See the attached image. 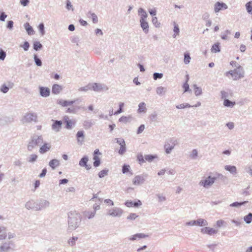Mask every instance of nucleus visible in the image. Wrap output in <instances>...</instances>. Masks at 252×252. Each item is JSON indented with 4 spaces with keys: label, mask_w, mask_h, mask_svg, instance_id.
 <instances>
[{
    "label": "nucleus",
    "mask_w": 252,
    "mask_h": 252,
    "mask_svg": "<svg viewBox=\"0 0 252 252\" xmlns=\"http://www.w3.org/2000/svg\"><path fill=\"white\" fill-rule=\"evenodd\" d=\"M166 92V89L163 87H158L157 88L156 92L158 95H162Z\"/></svg>",
    "instance_id": "obj_44"
},
{
    "label": "nucleus",
    "mask_w": 252,
    "mask_h": 252,
    "mask_svg": "<svg viewBox=\"0 0 252 252\" xmlns=\"http://www.w3.org/2000/svg\"><path fill=\"white\" fill-rule=\"evenodd\" d=\"M15 246V244L14 242L12 241H10L8 242L4 243L0 247V252H4L5 251H7L10 249L12 250H14L13 248Z\"/></svg>",
    "instance_id": "obj_10"
},
{
    "label": "nucleus",
    "mask_w": 252,
    "mask_h": 252,
    "mask_svg": "<svg viewBox=\"0 0 252 252\" xmlns=\"http://www.w3.org/2000/svg\"><path fill=\"white\" fill-rule=\"evenodd\" d=\"M81 215L76 211H70L68 213L67 231L71 232L77 228L81 221Z\"/></svg>",
    "instance_id": "obj_1"
},
{
    "label": "nucleus",
    "mask_w": 252,
    "mask_h": 252,
    "mask_svg": "<svg viewBox=\"0 0 252 252\" xmlns=\"http://www.w3.org/2000/svg\"><path fill=\"white\" fill-rule=\"evenodd\" d=\"M83 125L85 129H88L93 126L94 123L92 122L91 121H85Z\"/></svg>",
    "instance_id": "obj_40"
},
{
    "label": "nucleus",
    "mask_w": 252,
    "mask_h": 252,
    "mask_svg": "<svg viewBox=\"0 0 252 252\" xmlns=\"http://www.w3.org/2000/svg\"><path fill=\"white\" fill-rule=\"evenodd\" d=\"M223 177L224 176L222 174L218 172H210L207 178L204 180H202L200 182L199 185L203 186L204 188H208L214 183L217 179L220 178L222 179Z\"/></svg>",
    "instance_id": "obj_2"
},
{
    "label": "nucleus",
    "mask_w": 252,
    "mask_h": 252,
    "mask_svg": "<svg viewBox=\"0 0 252 252\" xmlns=\"http://www.w3.org/2000/svg\"><path fill=\"white\" fill-rule=\"evenodd\" d=\"M193 87L194 89V94L196 96H198L202 94V89L200 87H198L196 84H194Z\"/></svg>",
    "instance_id": "obj_37"
},
{
    "label": "nucleus",
    "mask_w": 252,
    "mask_h": 252,
    "mask_svg": "<svg viewBox=\"0 0 252 252\" xmlns=\"http://www.w3.org/2000/svg\"><path fill=\"white\" fill-rule=\"evenodd\" d=\"M38 29L42 35L45 34L44 25L43 23H40L38 26Z\"/></svg>",
    "instance_id": "obj_56"
},
{
    "label": "nucleus",
    "mask_w": 252,
    "mask_h": 252,
    "mask_svg": "<svg viewBox=\"0 0 252 252\" xmlns=\"http://www.w3.org/2000/svg\"><path fill=\"white\" fill-rule=\"evenodd\" d=\"M149 119L152 122H155L157 118V114L156 112L151 114L149 117Z\"/></svg>",
    "instance_id": "obj_61"
},
{
    "label": "nucleus",
    "mask_w": 252,
    "mask_h": 252,
    "mask_svg": "<svg viewBox=\"0 0 252 252\" xmlns=\"http://www.w3.org/2000/svg\"><path fill=\"white\" fill-rule=\"evenodd\" d=\"M140 27L143 32L145 34H147L149 32V26L147 20L139 21Z\"/></svg>",
    "instance_id": "obj_21"
},
{
    "label": "nucleus",
    "mask_w": 252,
    "mask_h": 252,
    "mask_svg": "<svg viewBox=\"0 0 252 252\" xmlns=\"http://www.w3.org/2000/svg\"><path fill=\"white\" fill-rule=\"evenodd\" d=\"M125 205L127 207H138L142 205V202L140 200H136L133 202L131 200H127L125 202Z\"/></svg>",
    "instance_id": "obj_18"
},
{
    "label": "nucleus",
    "mask_w": 252,
    "mask_h": 252,
    "mask_svg": "<svg viewBox=\"0 0 252 252\" xmlns=\"http://www.w3.org/2000/svg\"><path fill=\"white\" fill-rule=\"evenodd\" d=\"M6 56V52L2 49L0 48V60L3 61Z\"/></svg>",
    "instance_id": "obj_59"
},
{
    "label": "nucleus",
    "mask_w": 252,
    "mask_h": 252,
    "mask_svg": "<svg viewBox=\"0 0 252 252\" xmlns=\"http://www.w3.org/2000/svg\"><path fill=\"white\" fill-rule=\"evenodd\" d=\"M108 172L109 170L108 169L105 168L99 172L98 176L100 178H103L105 176L107 175Z\"/></svg>",
    "instance_id": "obj_43"
},
{
    "label": "nucleus",
    "mask_w": 252,
    "mask_h": 252,
    "mask_svg": "<svg viewBox=\"0 0 252 252\" xmlns=\"http://www.w3.org/2000/svg\"><path fill=\"white\" fill-rule=\"evenodd\" d=\"M89 14H90L91 15L93 22L94 24L97 23L98 22V18L97 15L95 13H92L91 11L89 12Z\"/></svg>",
    "instance_id": "obj_54"
},
{
    "label": "nucleus",
    "mask_w": 252,
    "mask_h": 252,
    "mask_svg": "<svg viewBox=\"0 0 252 252\" xmlns=\"http://www.w3.org/2000/svg\"><path fill=\"white\" fill-rule=\"evenodd\" d=\"M248 203V201H243V202H233L232 203H231L230 205V207H239V206H241L242 205H245L247 203Z\"/></svg>",
    "instance_id": "obj_42"
},
{
    "label": "nucleus",
    "mask_w": 252,
    "mask_h": 252,
    "mask_svg": "<svg viewBox=\"0 0 252 252\" xmlns=\"http://www.w3.org/2000/svg\"><path fill=\"white\" fill-rule=\"evenodd\" d=\"M247 11L249 13L252 14V1H250L246 4Z\"/></svg>",
    "instance_id": "obj_55"
},
{
    "label": "nucleus",
    "mask_w": 252,
    "mask_h": 252,
    "mask_svg": "<svg viewBox=\"0 0 252 252\" xmlns=\"http://www.w3.org/2000/svg\"><path fill=\"white\" fill-rule=\"evenodd\" d=\"M158 158L157 155H147L144 157L145 160L148 162H151L153 159Z\"/></svg>",
    "instance_id": "obj_41"
},
{
    "label": "nucleus",
    "mask_w": 252,
    "mask_h": 252,
    "mask_svg": "<svg viewBox=\"0 0 252 252\" xmlns=\"http://www.w3.org/2000/svg\"><path fill=\"white\" fill-rule=\"evenodd\" d=\"M211 52L213 53H218L220 52V43L219 42H217L215 44H214L211 49Z\"/></svg>",
    "instance_id": "obj_31"
},
{
    "label": "nucleus",
    "mask_w": 252,
    "mask_h": 252,
    "mask_svg": "<svg viewBox=\"0 0 252 252\" xmlns=\"http://www.w3.org/2000/svg\"><path fill=\"white\" fill-rule=\"evenodd\" d=\"M201 232L203 234H207L209 235H212L217 233L218 230L209 227H205L201 229Z\"/></svg>",
    "instance_id": "obj_19"
},
{
    "label": "nucleus",
    "mask_w": 252,
    "mask_h": 252,
    "mask_svg": "<svg viewBox=\"0 0 252 252\" xmlns=\"http://www.w3.org/2000/svg\"><path fill=\"white\" fill-rule=\"evenodd\" d=\"M152 22L156 28H159L160 26V23L158 22V18L157 17L153 16L152 17Z\"/></svg>",
    "instance_id": "obj_47"
},
{
    "label": "nucleus",
    "mask_w": 252,
    "mask_h": 252,
    "mask_svg": "<svg viewBox=\"0 0 252 252\" xmlns=\"http://www.w3.org/2000/svg\"><path fill=\"white\" fill-rule=\"evenodd\" d=\"M14 85V84L12 82H9L8 86L6 85L5 84H3L1 86L0 88V91L6 94L7 93L10 88H12Z\"/></svg>",
    "instance_id": "obj_22"
},
{
    "label": "nucleus",
    "mask_w": 252,
    "mask_h": 252,
    "mask_svg": "<svg viewBox=\"0 0 252 252\" xmlns=\"http://www.w3.org/2000/svg\"><path fill=\"white\" fill-rule=\"evenodd\" d=\"M79 99H77L74 100H64L62 99H58L57 101V103L59 105H61L63 107H66L68 105H72L73 103L78 101Z\"/></svg>",
    "instance_id": "obj_15"
},
{
    "label": "nucleus",
    "mask_w": 252,
    "mask_h": 252,
    "mask_svg": "<svg viewBox=\"0 0 252 252\" xmlns=\"http://www.w3.org/2000/svg\"><path fill=\"white\" fill-rule=\"evenodd\" d=\"M148 175L147 174L144 173L142 175L135 176L132 180V183L134 185H140L143 184Z\"/></svg>",
    "instance_id": "obj_7"
},
{
    "label": "nucleus",
    "mask_w": 252,
    "mask_h": 252,
    "mask_svg": "<svg viewBox=\"0 0 252 252\" xmlns=\"http://www.w3.org/2000/svg\"><path fill=\"white\" fill-rule=\"evenodd\" d=\"M224 169L229 171L232 175H236L237 174V168L234 165H227L224 166Z\"/></svg>",
    "instance_id": "obj_26"
},
{
    "label": "nucleus",
    "mask_w": 252,
    "mask_h": 252,
    "mask_svg": "<svg viewBox=\"0 0 252 252\" xmlns=\"http://www.w3.org/2000/svg\"><path fill=\"white\" fill-rule=\"evenodd\" d=\"M37 157L36 154H32L29 158L28 161L29 162L33 163L37 160Z\"/></svg>",
    "instance_id": "obj_51"
},
{
    "label": "nucleus",
    "mask_w": 252,
    "mask_h": 252,
    "mask_svg": "<svg viewBox=\"0 0 252 252\" xmlns=\"http://www.w3.org/2000/svg\"><path fill=\"white\" fill-rule=\"evenodd\" d=\"M76 137L78 142L79 143L82 144L85 137L84 131L83 130L78 131L76 134Z\"/></svg>",
    "instance_id": "obj_25"
},
{
    "label": "nucleus",
    "mask_w": 252,
    "mask_h": 252,
    "mask_svg": "<svg viewBox=\"0 0 252 252\" xmlns=\"http://www.w3.org/2000/svg\"><path fill=\"white\" fill-rule=\"evenodd\" d=\"M62 90L63 87L62 86L55 84L52 86V93L54 94H58L60 93Z\"/></svg>",
    "instance_id": "obj_23"
},
{
    "label": "nucleus",
    "mask_w": 252,
    "mask_h": 252,
    "mask_svg": "<svg viewBox=\"0 0 252 252\" xmlns=\"http://www.w3.org/2000/svg\"><path fill=\"white\" fill-rule=\"evenodd\" d=\"M138 15L140 17L139 21H146L148 17V14L143 8H139L138 10Z\"/></svg>",
    "instance_id": "obj_20"
},
{
    "label": "nucleus",
    "mask_w": 252,
    "mask_h": 252,
    "mask_svg": "<svg viewBox=\"0 0 252 252\" xmlns=\"http://www.w3.org/2000/svg\"><path fill=\"white\" fill-rule=\"evenodd\" d=\"M92 90L96 92H105L108 90V87L104 84L92 83Z\"/></svg>",
    "instance_id": "obj_6"
},
{
    "label": "nucleus",
    "mask_w": 252,
    "mask_h": 252,
    "mask_svg": "<svg viewBox=\"0 0 252 252\" xmlns=\"http://www.w3.org/2000/svg\"><path fill=\"white\" fill-rule=\"evenodd\" d=\"M89 90H92L91 83H89L88 85L84 87H82L78 89V91L79 92H86Z\"/></svg>",
    "instance_id": "obj_33"
},
{
    "label": "nucleus",
    "mask_w": 252,
    "mask_h": 252,
    "mask_svg": "<svg viewBox=\"0 0 252 252\" xmlns=\"http://www.w3.org/2000/svg\"><path fill=\"white\" fill-rule=\"evenodd\" d=\"M138 217L136 213H130L129 216L127 217V219L129 220H134Z\"/></svg>",
    "instance_id": "obj_60"
},
{
    "label": "nucleus",
    "mask_w": 252,
    "mask_h": 252,
    "mask_svg": "<svg viewBox=\"0 0 252 252\" xmlns=\"http://www.w3.org/2000/svg\"><path fill=\"white\" fill-rule=\"evenodd\" d=\"M21 46L23 48L25 51H27L29 49L30 44L28 41H25L23 45H21Z\"/></svg>",
    "instance_id": "obj_64"
},
{
    "label": "nucleus",
    "mask_w": 252,
    "mask_h": 252,
    "mask_svg": "<svg viewBox=\"0 0 252 252\" xmlns=\"http://www.w3.org/2000/svg\"><path fill=\"white\" fill-rule=\"evenodd\" d=\"M43 139L42 136L34 135L32 137L31 140L29 142L28 145V150L32 151L36 146L42 144Z\"/></svg>",
    "instance_id": "obj_3"
},
{
    "label": "nucleus",
    "mask_w": 252,
    "mask_h": 252,
    "mask_svg": "<svg viewBox=\"0 0 252 252\" xmlns=\"http://www.w3.org/2000/svg\"><path fill=\"white\" fill-rule=\"evenodd\" d=\"M33 58H34V61L35 62L36 65H37L38 66H41L42 64V61L40 60V59H39L37 57L36 54L34 55Z\"/></svg>",
    "instance_id": "obj_46"
},
{
    "label": "nucleus",
    "mask_w": 252,
    "mask_h": 252,
    "mask_svg": "<svg viewBox=\"0 0 252 252\" xmlns=\"http://www.w3.org/2000/svg\"><path fill=\"white\" fill-rule=\"evenodd\" d=\"M147 237H148V235L144 233H136L129 238V240L131 241H134L141 238H145Z\"/></svg>",
    "instance_id": "obj_24"
},
{
    "label": "nucleus",
    "mask_w": 252,
    "mask_h": 252,
    "mask_svg": "<svg viewBox=\"0 0 252 252\" xmlns=\"http://www.w3.org/2000/svg\"><path fill=\"white\" fill-rule=\"evenodd\" d=\"M78 239L77 237H72L68 240V243L71 246H74L75 244V241Z\"/></svg>",
    "instance_id": "obj_63"
},
{
    "label": "nucleus",
    "mask_w": 252,
    "mask_h": 252,
    "mask_svg": "<svg viewBox=\"0 0 252 252\" xmlns=\"http://www.w3.org/2000/svg\"><path fill=\"white\" fill-rule=\"evenodd\" d=\"M122 142V144H123V145H121V146H120V149L119 151V154L120 155H123L126 152V143H123V142Z\"/></svg>",
    "instance_id": "obj_50"
},
{
    "label": "nucleus",
    "mask_w": 252,
    "mask_h": 252,
    "mask_svg": "<svg viewBox=\"0 0 252 252\" xmlns=\"http://www.w3.org/2000/svg\"><path fill=\"white\" fill-rule=\"evenodd\" d=\"M227 5L224 2H217L215 4L214 11L217 13L220 10L227 9Z\"/></svg>",
    "instance_id": "obj_17"
},
{
    "label": "nucleus",
    "mask_w": 252,
    "mask_h": 252,
    "mask_svg": "<svg viewBox=\"0 0 252 252\" xmlns=\"http://www.w3.org/2000/svg\"><path fill=\"white\" fill-rule=\"evenodd\" d=\"M163 77V74L161 73L155 72L153 74V78L156 80L158 79H161Z\"/></svg>",
    "instance_id": "obj_58"
},
{
    "label": "nucleus",
    "mask_w": 252,
    "mask_h": 252,
    "mask_svg": "<svg viewBox=\"0 0 252 252\" xmlns=\"http://www.w3.org/2000/svg\"><path fill=\"white\" fill-rule=\"evenodd\" d=\"M33 47L34 50L35 51H39L42 48L43 46L39 41H35L33 43Z\"/></svg>",
    "instance_id": "obj_39"
},
{
    "label": "nucleus",
    "mask_w": 252,
    "mask_h": 252,
    "mask_svg": "<svg viewBox=\"0 0 252 252\" xmlns=\"http://www.w3.org/2000/svg\"><path fill=\"white\" fill-rule=\"evenodd\" d=\"M195 220V224L198 226H206L208 225L207 221L202 219H199Z\"/></svg>",
    "instance_id": "obj_34"
},
{
    "label": "nucleus",
    "mask_w": 252,
    "mask_h": 252,
    "mask_svg": "<svg viewBox=\"0 0 252 252\" xmlns=\"http://www.w3.org/2000/svg\"><path fill=\"white\" fill-rule=\"evenodd\" d=\"M36 207V202L33 200H30L25 204V207L28 210L35 209Z\"/></svg>",
    "instance_id": "obj_28"
},
{
    "label": "nucleus",
    "mask_w": 252,
    "mask_h": 252,
    "mask_svg": "<svg viewBox=\"0 0 252 252\" xmlns=\"http://www.w3.org/2000/svg\"><path fill=\"white\" fill-rule=\"evenodd\" d=\"M64 123L65 124V127L67 129H71L76 124V121L70 120L67 116H64L63 118Z\"/></svg>",
    "instance_id": "obj_11"
},
{
    "label": "nucleus",
    "mask_w": 252,
    "mask_h": 252,
    "mask_svg": "<svg viewBox=\"0 0 252 252\" xmlns=\"http://www.w3.org/2000/svg\"><path fill=\"white\" fill-rule=\"evenodd\" d=\"M243 68L241 66H239L237 68L233 70H230L226 72L225 75L227 77H229L231 75L234 80H237L243 77Z\"/></svg>",
    "instance_id": "obj_4"
},
{
    "label": "nucleus",
    "mask_w": 252,
    "mask_h": 252,
    "mask_svg": "<svg viewBox=\"0 0 252 252\" xmlns=\"http://www.w3.org/2000/svg\"><path fill=\"white\" fill-rule=\"evenodd\" d=\"M198 152L196 149H193L191 154L190 155V157L192 159H195L197 157Z\"/></svg>",
    "instance_id": "obj_62"
},
{
    "label": "nucleus",
    "mask_w": 252,
    "mask_h": 252,
    "mask_svg": "<svg viewBox=\"0 0 252 252\" xmlns=\"http://www.w3.org/2000/svg\"><path fill=\"white\" fill-rule=\"evenodd\" d=\"M50 202L45 199H40L38 202H36V211H40L49 207Z\"/></svg>",
    "instance_id": "obj_8"
},
{
    "label": "nucleus",
    "mask_w": 252,
    "mask_h": 252,
    "mask_svg": "<svg viewBox=\"0 0 252 252\" xmlns=\"http://www.w3.org/2000/svg\"><path fill=\"white\" fill-rule=\"evenodd\" d=\"M24 27L26 30L29 35H32L34 34V31L32 26H31L29 23H26L24 24Z\"/></svg>",
    "instance_id": "obj_30"
},
{
    "label": "nucleus",
    "mask_w": 252,
    "mask_h": 252,
    "mask_svg": "<svg viewBox=\"0 0 252 252\" xmlns=\"http://www.w3.org/2000/svg\"><path fill=\"white\" fill-rule=\"evenodd\" d=\"M51 148V145L49 143H44L39 149V152L41 154H43L48 152Z\"/></svg>",
    "instance_id": "obj_27"
},
{
    "label": "nucleus",
    "mask_w": 252,
    "mask_h": 252,
    "mask_svg": "<svg viewBox=\"0 0 252 252\" xmlns=\"http://www.w3.org/2000/svg\"><path fill=\"white\" fill-rule=\"evenodd\" d=\"M88 160V157L84 156L79 161V165L81 167H84L87 170H90L92 168V166L90 164H87Z\"/></svg>",
    "instance_id": "obj_14"
},
{
    "label": "nucleus",
    "mask_w": 252,
    "mask_h": 252,
    "mask_svg": "<svg viewBox=\"0 0 252 252\" xmlns=\"http://www.w3.org/2000/svg\"><path fill=\"white\" fill-rule=\"evenodd\" d=\"M191 58L189 53H186L184 54V63L188 64L190 63Z\"/></svg>",
    "instance_id": "obj_48"
},
{
    "label": "nucleus",
    "mask_w": 252,
    "mask_h": 252,
    "mask_svg": "<svg viewBox=\"0 0 252 252\" xmlns=\"http://www.w3.org/2000/svg\"><path fill=\"white\" fill-rule=\"evenodd\" d=\"M137 159L140 164L145 162V159H144V157L141 154H139L137 156Z\"/></svg>",
    "instance_id": "obj_52"
},
{
    "label": "nucleus",
    "mask_w": 252,
    "mask_h": 252,
    "mask_svg": "<svg viewBox=\"0 0 252 252\" xmlns=\"http://www.w3.org/2000/svg\"><path fill=\"white\" fill-rule=\"evenodd\" d=\"M52 121L53 122L51 126L52 130L56 132H59L62 128V121L54 120H52Z\"/></svg>",
    "instance_id": "obj_16"
},
{
    "label": "nucleus",
    "mask_w": 252,
    "mask_h": 252,
    "mask_svg": "<svg viewBox=\"0 0 252 252\" xmlns=\"http://www.w3.org/2000/svg\"><path fill=\"white\" fill-rule=\"evenodd\" d=\"M130 118H131V117L130 116H123L121 118H119V122L126 123L127 122H128L129 121V120Z\"/></svg>",
    "instance_id": "obj_49"
},
{
    "label": "nucleus",
    "mask_w": 252,
    "mask_h": 252,
    "mask_svg": "<svg viewBox=\"0 0 252 252\" xmlns=\"http://www.w3.org/2000/svg\"><path fill=\"white\" fill-rule=\"evenodd\" d=\"M95 211H93L91 212H87L86 213V216L89 219L93 218L95 214Z\"/></svg>",
    "instance_id": "obj_57"
},
{
    "label": "nucleus",
    "mask_w": 252,
    "mask_h": 252,
    "mask_svg": "<svg viewBox=\"0 0 252 252\" xmlns=\"http://www.w3.org/2000/svg\"><path fill=\"white\" fill-rule=\"evenodd\" d=\"M60 165V161L57 159H53L50 161L49 165L52 168V169H55L57 167Z\"/></svg>",
    "instance_id": "obj_29"
},
{
    "label": "nucleus",
    "mask_w": 252,
    "mask_h": 252,
    "mask_svg": "<svg viewBox=\"0 0 252 252\" xmlns=\"http://www.w3.org/2000/svg\"><path fill=\"white\" fill-rule=\"evenodd\" d=\"M178 144L177 139L175 138H171L167 140L164 146V148L166 154H170L174 147Z\"/></svg>",
    "instance_id": "obj_5"
},
{
    "label": "nucleus",
    "mask_w": 252,
    "mask_h": 252,
    "mask_svg": "<svg viewBox=\"0 0 252 252\" xmlns=\"http://www.w3.org/2000/svg\"><path fill=\"white\" fill-rule=\"evenodd\" d=\"M173 31L174 32V34L173 35V37H175V36H176L175 34H178L179 32H180V29H179V26H178V25L175 22H174V30H173Z\"/></svg>",
    "instance_id": "obj_53"
},
{
    "label": "nucleus",
    "mask_w": 252,
    "mask_h": 252,
    "mask_svg": "<svg viewBox=\"0 0 252 252\" xmlns=\"http://www.w3.org/2000/svg\"><path fill=\"white\" fill-rule=\"evenodd\" d=\"M40 95L43 97H48L50 94V90L46 87L39 86Z\"/></svg>",
    "instance_id": "obj_13"
},
{
    "label": "nucleus",
    "mask_w": 252,
    "mask_h": 252,
    "mask_svg": "<svg viewBox=\"0 0 252 252\" xmlns=\"http://www.w3.org/2000/svg\"><path fill=\"white\" fill-rule=\"evenodd\" d=\"M123 210L120 208H114L108 211L107 215L113 217H120L122 216Z\"/></svg>",
    "instance_id": "obj_9"
},
{
    "label": "nucleus",
    "mask_w": 252,
    "mask_h": 252,
    "mask_svg": "<svg viewBox=\"0 0 252 252\" xmlns=\"http://www.w3.org/2000/svg\"><path fill=\"white\" fill-rule=\"evenodd\" d=\"M235 104V102H232L229 99H224L223 101V105L228 107H232Z\"/></svg>",
    "instance_id": "obj_36"
},
{
    "label": "nucleus",
    "mask_w": 252,
    "mask_h": 252,
    "mask_svg": "<svg viewBox=\"0 0 252 252\" xmlns=\"http://www.w3.org/2000/svg\"><path fill=\"white\" fill-rule=\"evenodd\" d=\"M37 115L35 113H27L24 117V120L25 122L27 123H30L32 121L36 122L37 121Z\"/></svg>",
    "instance_id": "obj_12"
},
{
    "label": "nucleus",
    "mask_w": 252,
    "mask_h": 252,
    "mask_svg": "<svg viewBox=\"0 0 252 252\" xmlns=\"http://www.w3.org/2000/svg\"><path fill=\"white\" fill-rule=\"evenodd\" d=\"M138 111L139 113L145 112L146 110V104L144 102H142L139 104L138 105Z\"/></svg>",
    "instance_id": "obj_38"
},
{
    "label": "nucleus",
    "mask_w": 252,
    "mask_h": 252,
    "mask_svg": "<svg viewBox=\"0 0 252 252\" xmlns=\"http://www.w3.org/2000/svg\"><path fill=\"white\" fill-rule=\"evenodd\" d=\"M130 167L128 164H124L122 167V172L123 174H126L127 172H129L130 175L133 174V173L131 171H130Z\"/></svg>",
    "instance_id": "obj_32"
},
{
    "label": "nucleus",
    "mask_w": 252,
    "mask_h": 252,
    "mask_svg": "<svg viewBox=\"0 0 252 252\" xmlns=\"http://www.w3.org/2000/svg\"><path fill=\"white\" fill-rule=\"evenodd\" d=\"M244 220L247 223H250L252 221V213H249L248 215L244 217Z\"/></svg>",
    "instance_id": "obj_45"
},
{
    "label": "nucleus",
    "mask_w": 252,
    "mask_h": 252,
    "mask_svg": "<svg viewBox=\"0 0 252 252\" xmlns=\"http://www.w3.org/2000/svg\"><path fill=\"white\" fill-rule=\"evenodd\" d=\"M93 159L94 160L93 162L94 166L95 167L99 166L100 164V159L96 155H94Z\"/></svg>",
    "instance_id": "obj_35"
}]
</instances>
